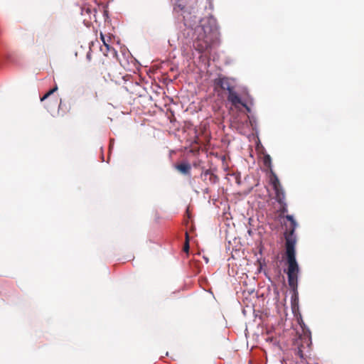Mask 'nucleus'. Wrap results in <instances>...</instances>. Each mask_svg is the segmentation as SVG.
<instances>
[{
    "label": "nucleus",
    "mask_w": 364,
    "mask_h": 364,
    "mask_svg": "<svg viewBox=\"0 0 364 364\" xmlns=\"http://www.w3.org/2000/svg\"><path fill=\"white\" fill-rule=\"evenodd\" d=\"M286 219L290 222L289 226L285 232V248H286V264L287 265V274L288 283L293 291L297 289L298 275L299 267L296 259V237L294 231L297 226L296 222L292 215H286Z\"/></svg>",
    "instance_id": "nucleus-1"
},
{
    "label": "nucleus",
    "mask_w": 364,
    "mask_h": 364,
    "mask_svg": "<svg viewBox=\"0 0 364 364\" xmlns=\"http://www.w3.org/2000/svg\"><path fill=\"white\" fill-rule=\"evenodd\" d=\"M196 37L193 41V48L200 53L211 49L218 39V28L215 19L209 18L196 28Z\"/></svg>",
    "instance_id": "nucleus-2"
},
{
    "label": "nucleus",
    "mask_w": 364,
    "mask_h": 364,
    "mask_svg": "<svg viewBox=\"0 0 364 364\" xmlns=\"http://www.w3.org/2000/svg\"><path fill=\"white\" fill-rule=\"evenodd\" d=\"M215 90L220 88L227 90L228 92L234 89V80L230 77L223 75H219L213 81Z\"/></svg>",
    "instance_id": "nucleus-3"
},
{
    "label": "nucleus",
    "mask_w": 364,
    "mask_h": 364,
    "mask_svg": "<svg viewBox=\"0 0 364 364\" xmlns=\"http://www.w3.org/2000/svg\"><path fill=\"white\" fill-rule=\"evenodd\" d=\"M228 101L230 102L231 105L235 108H237L239 105H242L248 112H250L251 111L250 108L247 105V104L242 101L240 97L237 93V92H235V89L228 92Z\"/></svg>",
    "instance_id": "nucleus-4"
},
{
    "label": "nucleus",
    "mask_w": 364,
    "mask_h": 364,
    "mask_svg": "<svg viewBox=\"0 0 364 364\" xmlns=\"http://www.w3.org/2000/svg\"><path fill=\"white\" fill-rule=\"evenodd\" d=\"M201 179L209 184H215L218 182L219 178L217 175L213 173L211 170L208 169L201 173Z\"/></svg>",
    "instance_id": "nucleus-5"
},
{
    "label": "nucleus",
    "mask_w": 364,
    "mask_h": 364,
    "mask_svg": "<svg viewBox=\"0 0 364 364\" xmlns=\"http://www.w3.org/2000/svg\"><path fill=\"white\" fill-rule=\"evenodd\" d=\"M82 95L87 99H90V98L97 99V92L94 91L92 89H91L89 87L82 88Z\"/></svg>",
    "instance_id": "nucleus-6"
},
{
    "label": "nucleus",
    "mask_w": 364,
    "mask_h": 364,
    "mask_svg": "<svg viewBox=\"0 0 364 364\" xmlns=\"http://www.w3.org/2000/svg\"><path fill=\"white\" fill-rule=\"evenodd\" d=\"M276 194V200L279 203H283V201L285 200V194L284 191L282 189V187L277 188V189H274Z\"/></svg>",
    "instance_id": "nucleus-7"
},
{
    "label": "nucleus",
    "mask_w": 364,
    "mask_h": 364,
    "mask_svg": "<svg viewBox=\"0 0 364 364\" xmlns=\"http://www.w3.org/2000/svg\"><path fill=\"white\" fill-rule=\"evenodd\" d=\"M176 168L183 174H189L191 167L188 163H181L177 165Z\"/></svg>",
    "instance_id": "nucleus-8"
},
{
    "label": "nucleus",
    "mask_w": 364,
    "mask_h": 364,
    "mask_svg": "<svg viewBox=\"0 0 364 364\" xmlns=\"http://www.w3.org/2000/svg\"><path fill=\"white\" fill-rule=\"evenodd\" d=\"M270 172L272 173V176H271L272 185L274 189H277V188H279L280 186H282L281 183L279 182V180L277 176L275 174V173H274L272 170H271Z\"/></svg>",
    "instance_id": "nucleus-9"
},
{
    "label": "nucleus",
    "mask_w": 364,
    "mask_h": 364,
    "mask_svg": "<svg viewBox=\"0 0 364 364\" xmlns=\"http://www.w3.org/2000/svg\"><path fill=\"white\" fill-rule=\"evenodd\" d=\"M263 163L266 167L269 168L270 171L272 170V159L269 154L264 156Z\"/></svg>",
    "instance_id": "nucleus-10"
},
{
    "label": "nucleus",
    "mask_w": 364,
    "mask_h": 364,
    "mask_svg": "<svg viewBox=\"0 0 364 364\" xmlns=\"http://www.w3.org/2000/svg\"><path fill=\"white\" fill-rule=\"evenodd\" d=\"M101 38H102V41H103L104 46L107 48V50L109 51L114 56L117 55V51L114 48L109 47V46L105 41V38L102 34H101Z\"/></svg>",
    "instance_id": "nucleus-11"
},
{
    "label": "nucleus",
    "mask_w": 364,
    "mask_h": 364,
    "mask_svg": "<svg viewBox=\"0 0 364 364\" xmlns=\"http://www.w3.org/2000/svg\"><path fill=\"white\" fill-rule=\"evenodd\" d=\"M58 90V86L55 85L53 89L50 90L47 93H46L43 97L41 98V101H44L47 99L50 95L53 94Z\"/></svg>",
    "instance_id": "nucleus-12"
},
{
    "label": "nucleus",
    "mask_w": 364,
    "mask_h": 364,
    "mask_svg": "<svg viewBox=\"0 0 364 364\" xmlns=\"http://www.w3.org/2000/svg\"><path fill=\"white\" fill-rule=\"evenodd\" d=\"M189 250V236L188 232H186V241L183 245V251L188 252Z\"/></svg>",
    "instance_id": "nucleus-13"
},
{
    "label": "nucleus",
    "mask_w": 364,
    "mask_h": 364,
    "mask_svg": "<svg viewBox=\"0 0 364 364\" xmlns=\"http://www.w3.org/2000/svg\"><path fill=\"white\" fill-rule=\"evenodd\" d=\"M281 205L280 212L282 214H284L287 212V205L284 201L283 203H279Z\"/></svg>",
    "instance_id": "nucleus-14"
},
{
    "label": "nucleus",
    "mask_w": 364,
    "mask_h": 364,
    "mask_svg": "<svg viewBox=\"0 0 364 364\" xmlns=\"http://www.w3.org/2000/svg\"><path fill=\"white\" fill-rule=\"evenodd\" d=\"M296 354L297 355H299L301 358H304V353H303V351H302V350L301 349L300 347H298V348L296 350Z\"/></svg>",
    "instance_id": "nucleus-15"
},
{
    "label": "nucleus",
    "mask_w": 364,
    "mask_h": 364,
    "mask_svg": "<svg viewBox=\"0 0 364 364\" xmlns=\"http://www.w3.org/2000/svg\"><path fill=\"white\" fill-rule=\"evenodd\" d=\"M104 60H100L97 65H96L99 68H101L104 65Z\"/></svg>",
    "instance_id": "nucleus-16"
},
{
    "label": "nucleus",
    "mask_w": 364,
    "mask_h": 364,
    "mask_svg": "<svg viewBox=\"0 0 364 364\" xmlns=\"http://www.w3.org/2000/svg\"><path fill=\"white\" fill-rule=\"evenodd\" d=\"M86 58H87V59L89 61H91V59H92V53H91V52H88V53H87Z\"/></svg>",
    "instance_id": "nucleus-17"
},
{
    "label": "nucleus",
    "mask_w": 364,
    "mask_h": 364,
    "mask_svg": "<svg viewBox=\"0 0 364 364\" xmlns=\"http://www.w3.org/2000/svg\"><path fill=\"white\" fill-rule=\"evenodd\" d=\"M86 12H87V13H89V12H90V9H86Z\"/></svg>",
    "instance_id": "nucleus-18"
}]
</instances>
